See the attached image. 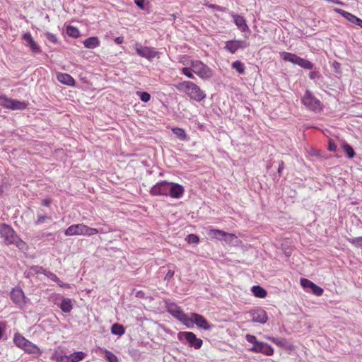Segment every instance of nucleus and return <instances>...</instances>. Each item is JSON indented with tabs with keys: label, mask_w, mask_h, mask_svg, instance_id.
<instances>
[{
	"label": "nucleus",
	"mask_w": 362,
	"mask_h": 362,
	"mask_svg": "<svg viewBox=\"0 0 362 362\" xmlns=\"http://www.w3.org/2000/svg\"><path fill=\"white\" fill-rule=\"evenodd\" d=\"M0 235L6 245H15L20 250H24L26 244L16 233L14 230L6 223L0 225Z\"/></svg>",
	"instance_id": "nucleus-2"
},
{
	"label": "nucleus",
	"mask_w": 362,
	"mask_h": 362,
	"mask_svg": "<svg viewBox=\"0 0 362 362\" xmlns=\"http://www.w3.org/2000/svg\"><path fill=\"white\" fill-rule=\"evenodd\" d=\"M0 105L13 110H21L26 108L27 103L1 95L0 96Z\"/></svg>",
	"instance_id": "nucleus-6"
},
{
	"label": "nucleus",
	"mask_w": 362,
	"mask_h": 362,
	"mask_svg": "<svg viewBox=\"0 0 362 362\" xmlns=\"http://www.w3.org/2000/svg\"><path fill=\"white\" fill-rule=\"evenodd\" d=\"M83 45L88 49H94L100 45V40L97 37H90L83 41Z\"/></svg>",
	"instance_id": "nucleus-22"
},
{
	"label": "nucleus",
	"mask_w": 362,
	"mask_h": 362,
	"mask_svg": "<svg viewBox=\"0 0 362 362\" xmlns=\"http://www.w3.org/2000/svg\"><path fill=\"white\" fill-rule=\"evenodd\" d=\"M44 274L54 282L59 281V279L57 277V276L49 271H45Z\"/></svg>",
	"instance_id": "nucleus-45"
},
{
	"label": "nucleus",
	"mask_w": 362,
	"mask_h": 362,
	"mask_svg": "<svg viewBox=\"0 0 362 362\" xmlns=\"http://www.w3.org/2000/svg\"><path fill=\"white\" fill-rule=\"evenodd\" d=\"M247 46L248 44L244 40H233L227 41L224 48L230 53L234 54L238 49H243Z\"/></svg>",
	"instance_id": "nucleus-13"
},
{
	"label": "nucleus",
	"mask_w": 362,
	"mask_h": 362,
	"mask_svg": "<svg viewBox=\"0 0 362 362\" xmlns=\"http://www.w3.org/2000/svg\"><path fill=\"white\" fill-rule=\"evenodd\" d=\"M178 338L180 341H186L190 346L195 349H199L202 345V340L191 332H181L178 334Z\"/></svg>",
	"instance_id": "nucleus-9"
},
{
	"label": "nucleus",
	"mask_w": 362,
	"mask_h": 362,
	"mask_svg": "<svg viewBox=\"0 0 362 362\" xmlns=\"http://www.w3.org/2000/svg\"><path fill=\"white\" fill-rule=\"evenodd\" d=\"M134 49L139 56L148 60L158 57V52L153 47L142 46L139 43H136Z\"/></svg>",
	"instance_id": "nucleus-7"
},
{
	"label": "nucleus",
	"mask_w": 362,
	"mask_h": 362,
	"mask_svg": "<svg viewBox=\"0 0 362 362\" xmlns=\"http://www.w3.org/2000/svg\"><path fill=\"white\" fill-rule=\"evenodd\" d=\"M321 77V75L319 71H311L309 74V78L311 80H315L316 78H320Z\"/></svg>",
	"instance_id": "nucleus-49"
},
{
	"label": "nucleus",
	"mask_w": 362,
	"mask_h": 362,
	"mask_svg": "<svg viewBox=\"0 0 362 362\" xmlns=\"http://www.w3.org/2000/svg\"><path fill=\"white\" fill-rule=\"evenodd\" d=\"M66 34L74 38H77L80 35V32L77 28L69 25L66 28Z\"/></svg>",
	"instance_id": "nucleus-30"
},
{
	"label": "nucleus",
	"mask_w": 362,
	"mask_h": 362,
	"mask_svg": "<svg viewBox=\"0 0 362 362\" xmlns=\"http://www.w3.org/2000/svg\"><path fill=\"white\" fill-rule=\"evenodd\" d=\"M334 11L335 12L339 13L341 16H342L344 18H345L349 22H351L352 23H355V19H356L357 17L355 16L354 15H353L347 11H345L341 8H334Z\"/></svg>",
	"instance_id": "nucleus-25"
},
{
	"label": "nucleus",
	"mask_w": 362,
	"mask_h": 362,
	"mask_svg": "<svg viewBox=\"0 0 362 362\" xmlns=\"http://www.w3.org/2000/svg\"><path fill=\"white\" fill-rule=\"evenodd\" d=\"M56 283H57V284L60 287H64V286H67V287H69L67 284H66L63 283L60 279H59V281L56 282Z\"/></svg>",
	"instance_id": "nucleus-61"
},
{
	"label": "nucleus",
	"mask_w": 362,
	"mask_h": 362,
	"mask_svg": "<svg viewBox=\"0 0 362 362\" xmlns=\"http://www.w3.org/2000/svg\"><path fill=\"white\" fill-rule=\"evenodd\" d=\"M45 271H46V270L40 266H33V267H31L29 269V272L30 274H39V273L44 274Z\"/></svg>",
	"instance_id": "nucleus-44"
},
{
	"label": "nucleus",
	"mask_w": 362,
	"mask_h": 362,
	"mask_svg": "<svg viewBox=\"0 0 362 362\" xmlns=\"http://www.w3.org/2000/svg\"><path fill=\"white\" fill-rule=\"evenodd\" d=\"M261 353L266 356H272L274 354V349L270 345L265 343Z\"/></svg>",
	"instance_id": "nucleus-37"
},
{
	"label": "nucleus",
	"mask_w": 362,
	"mask_h": 362,
	"mask_svg": "<svg viewBox=\"0 0 362 362\" xmlns=\"http://www.w3.org/2000/svg\"><path fill=\"white\" fill-rule=\"evenodd\" d=\"M23 40L25 45L30 47V50L35 54H39L42 52L39 45L33 40L30 33H25L23 35Z\"/></svg>",
	"instance_id": "nucleus-15"
},
{
	"label": "nucleus",
	"mask_w": 362,
	"mask_h": 362,
	"mask_svg": "<svg viewBox=\"0 0 362 362\" xmlns=\"http://www.w3.org/2000/svg\"><path fill=\"white\" fill-rule=\"evenodd\" d=\"M300 285L305 289H310L314 285V283L307 279H301Z\"/></svg>",
	"instance_id": "nucleus-43"
},
{
	"label": "nucleus",
	"mask_w": 362,
	"mask_h": 362,
	"mask_svg": "<svg viewBox=\"0 0 362 362\" xmlns=\"http://www.w3.org/2000/svg\"><path fill=\"white\" fill-rule=\"evenodd\" d=\"M188 241L192 243H198L199 238L196 235L190 234L187 236Z\"/></svg>",
	"instance_id": "nucleus-48"
},
{
	"label": "nucleus",
	"mask_w": 362,
	"mask_h": 362,
	"mask_svg": "<svg viewBox=\"0 0 362 362\" xmlns=\"http://www.w3.org/2000/svg\"><path fill=\"white\" fill-rule=\"evenodd\" d=\"M59 308L63 312L69 313L73 308L71 300L69 298H63L59 304Z\"/></svg>",
	"instance_id": "nucleus-24"
},
{
	"label": "nucleus",
	"mask_w": 362,
	"mask_h": 362,
	"mask_svg": "<svg viewBox=\"0 0 362 362\" xmlns=\"http://www.w3.org/2000/svg\"><path fill=\"white\" fill-rule=\"evenodd\" d=\"M115 42L118 45L122 44L124 42V37H117L115 39Z\"/></svg>",
	"instance_id": "nucleus-58"
},
{
	"label": "nucleus",
	"mask_w": 362,
	"mask_h": 362,
	"mask_svg": "<svg viewBox=\"0 0 362 362\" xmlns=\"http://www.w3.org/2000/svg\"><path fill=\"white\" fill-rule=\"evenodd\" d=\"M95 230H96V234L100 233H107L108 232H110L111 230L110 228H94Z\"/></svg>",
	"instance_id": "nucleus-52"
},
{
	"label": "nucleus",
	"mask_w": 362,
	"mask_h": 362,
	"mask_svg": "<svg viewBox=\"0 0 362 362\" xmlns=\"http://www.w3.org/2000/svg\"><path fill=\"white\" fill-rule=\"evenodd\" d=\"M310 291L317 296H321L323 293V289L315 284L310 288Z\"/></svg>",
	"instance_id": "nucleus-40"
},
{
	"label": "nucleus",
	"mask_w": 362,
	"mask_h": 362,
	"mask_svg": "<svg viewBox=\"0 0 362 362\" xmlns=\"http://www.w3.org/2000/svg\"><path fill=\"white\" fill-rule=\"evenodd\" d=\"M264 344V342L258 341L256 344L253 345V346L250 349V351L254 353H261Z\"/></svg>",
	"instance_id": "nucleus-35"
},
{
	"label": "nucleus",
	"mask_w": 362,
	"mask_h": 362,
	"mask_svg": "<svg viewBox=\"0 0 362 362\" xmlns=\"http://www.w3.org/2000/svg\"><path fill=\"white\" fill-rule=\"evenodd\" d=\"M251 320L253 322L265 324L268 320V316L264 310L261 308H257L250 311Z\"/></svg>",
	"instance_id": "nucleus-11"
},
{
	"label": "nucleus",
	"mask_w": 362,
	"mask_h": 362,
	"mask_svg": "<svg viewBox=\"0 0 362 362\" xmlns=\"http://www.w3.org/2000/svg\"><path fill=\"white\" fill-rule=\"evenodd\" d=\"M22 349L24 350L26 353L34 354L37 356H40L42 354V351L40 349V348L30 341L27 342V344L25 345V346H23Z\"/></svg>",
	"instance_id": "nucleus-19"
},
{
	"label": "nucleus",
	"mask_w": 362,
	"mask_h": 362,
	"mask_svg": "<svg viewBox=\"0 0 362 362\" xmlns=\"http://www.w3.org/2000/svg\"><path fill=\"white\" fill-rule=\"evenodd\" d=\"M53 358L57 362H71L69 355L55 354Z\"/></svg>",
	"instance_id": "nucleus-34"
},
{
	"label": "nucleus",
	"mask_w": 362,
	"mask_h": 362,
	"mask_svg": "<svg viewBox=\"0 0 362 362\" xmlns=\"http://www.w3.org/2000/svg\"><path fill=\"white\" fill-rule=\"evenodd\" d=\"M231 16L233 18V22L241 32L250 31L245 18L238 14L233 13Z\"/></svg>",
	"instance_id": "nucleus-17"
},
{
	"label": "nucleus",
	"mask_w": 362,
	"mask_h": 362,
	"mask_svg": "<svg viewBox=\"0 0 362 362\" xmlns=\"http://www.w3.org/2000/svg\"><path fill=\"white\" fill-rule=\"evenodd\" d=\"M169 182L167 181H160L154 185L151 190L150 194L152 196H168Z\"/></svg>",
	"instance_id": "nucleus-10"
},
{
	"label": "nucleus",
	"mask_w": 362,
	"mask_h": 362,
	"mask_svg": "<svg viewBox=\"0 0 362 362\" xmlns=\"http://www.w3.org/2000/svg\"><path fill=\"white\" fill-rule=\"evenodd\" d=\"M190 66L192 67L193 72L202 79L206 80L212 76L211 69L199 60L191 61Z\"/></svg>",
	"instance_id": "nucleus-4"
},
{
	"label": "nucleus",
	"mask_w": 362,
	"mask_h": 362,
	"mask_svg": "<svg viewBox=\"0 0 362 362\" xmlns=\"http://www.w3.org/2000/svg\"><path fill=\"white\" fill-rule=\"evenodd\" d=\"M86 354L83 351H76L69 355L71 362H78L82 361Z\"/></svg>",
	"instance_id": "nucleus-29"
},
{
	"label": "nucleus",
	"mask_w": 362,
	"mask_h": 362,
	"mask_svg": "<svg viewBox=\"0 0 362 362\" xmlns=\"http://www.w3.org/2000/svg\"><path fill=\"white\" fill-rule=\"evenodd\" d=\"M45 37L49 41H50L53 43H56L57 42V38L56 35L53 33L47 32L45 33Z\"/></svg>",
	"instance_id": "nucleus-46"
},
{
	"label": "nucleus",
	"mask_w": 362,
	"mask_h": 362,
	"mask_svg": "<svg viewBox=\"0 0 362 362\" xmlns=\"http://www.w3.org/2000/svg\"><path fill=\"white\" fill-rule=\"evenodd\" d=\"M302 103L308 109L312 111L317 112L322 109V104L320 101L308 90L305 91V95L302 98Z\"/></svg>",
	"instance_id": "nucleus-5"
},
{
	"label": "nucleus",
	"mask_w": 362,
	"mask_h": 362,
	"mask_svg": "<svg viewBox=\"0 0 362 362\" xmlns=\"http://www.w3.org/2000/svg\"><path fill=\"white\" fill-rule=\"evenodd\" d=\"M169 311L174 317L181 321L184 325H186V323L189 324V325H192L191 322L187 321L189 315L185 314L178 307H172L169 309Z\"/></svg>",
	"instance_id": "nucleus-16"
},
{
	"label": "nucleus",
	"mask_w": 362,
	"mask_h": 362,
	"mask_svg": "<svg viewBox=\"0 0 362 362\" xmlns=\"http://www.w3.org/2000/svg\"><path fill=\"white\" fill-rule=\"evenodd\" d=\"M283 169H284V163H283V161H281L279 163V168H278L279 173H280Z\"/></svg>",
	"instance_id": "nucleus-60"
},
{
	"label": "nucleus",
	"mask_w": 362,
	"mask_h": 362,
	"mask_svg": "<svg viewBox=\"0 0 362 362\" xmlns=\"http://www.w3.org/2000/svg\"><path fill=\"white\" fill-rule=\"evenodd\" d=\"M4 325L0 322V339L2 338L3 332H4Z\"/></svg>",
	"instance_id": "nucleus-59"
},
{
	"label": "nucleus",
	"mask_w": 362,
	"mask_h": 362,
	"mask_svg": "<svg viewBox=\"0 0 362 362\" xmlns=\"http://www.w3.org/2000/svg\"><path fill=\"white\" fill-rule=\"evenodd\" d=\"M51 203V200L49 199H44L42 200V204L45 206H49Z\"/></svg>",
	"instance_id": "nucleus-56"
},
{
	"label": "nucleus",
	"mask_w": 362,
	"mask_h": 362,
	"mask_svg": "<svg viewBox=\"0 0 362 362\" xmlns=\"http://www.w3.org/2000/svg\"><path fill=\"white\" fill-rule=\"evenodd\" d=\"M94 228H90L83 223L74 224L64 230L66 236L84 235L92 236L96 234Z\"/></svg>",
	"instance_id": "nucleus-3"
},
{
	"label": "nucleus",
	"mask_w": 362,
	"mask_h": 362,
	"mask_svg": "<svg viewBox=\"0 0 362 362\" xmlns=\"http://www.w3.org/2000/svg\"><path fill=\"white\" fill-rule=\"evenodd\" d=\"M111 332L115 335L122 336L124 334L125 329L122 325L115 323L111 327Z\"/></svg>",
	"instance_id": "nucleus-28"
},
{
	"label": "nucleus",
	"mask_w": 362,
	"mask_h": 362,
	"mask_svg": "<svg viewBox=\"0 0 362 362\" xmlns=\"http://www.w3.org/2000/svg\"><path fill=\"white\" fill-rule=\"evenodd\" d=\"M11 298L18 308H23L26 304L24 293L21 288H13L11 292Z\"/></svg>",
	"instance_id": "nucleus-12"
},
{
	"label": "nucleus",
	"mask_w": 362,
	"mask_h": 362,
	"mask_svg": "<svg viewBox=\"0 0 362 362\" xmlns=\"http://www.w3.org/2000/svg\"><path fill=\"white\" fill-rule=\"evenodd\" d=\"M47 219H48V217L47 216L39 215L37 221H35V224L39 225L45 222Z\"/></svg>",
	"instance_id": "nucleus-50"
},
{
	"label": "nucleus",
	"mask_w": 362,
	"mask_h": 362,
	"mask_svg": "<svg viewBox=\"0 0 362 362\" xmlns=\"http://www.w3.org/2000/svg\"><path fill=\"white\" fill-rule=\"evenodd\" d=\"M328 149H329V151H330L332 152H335L337 149V146L336 145V144L334 141H332V140H329V145H328Z\"/></svg>",
	"instance_id": "nucleus-51"
},
{
	"label": "nucleus",
	"mask_w": 362,
	"mask_h": 362,
	"mask_svg": "<svg viewBox=\"0 0 362 362\" xmlns=\"http://www.w3.org/2000/svg\"><path fill=\"white\" fill-rule=\"evenodd\" d=\"M232 68L236 70L239 74H243L245 73V65L239 60L235 61L232 63Z\"/></svg>",
	"instance_id": "nucleus-31"
},
{
	"label": "nucleus",
	"mask_w": 362,
	"mask_h": 362,
	"mask_svg": "<svg viewBox=\"0 0 362 362\" xmlns=\"http://www.w3.org/2000/svg\"><path fill=\"white\" fill-rule=\"evenodd\" d=\"M245 339L248 342L253 344V345L256 344V343L258 342L256 337L252 334H247L245 336Z\"/></svg>",
	"instance_id": "nucleus-47"
},
{
	"label": "nucleus",
	"mask_w": 362,
	"mask_h": 362,
	"mask_svg": "<svg viewBox=\"0 0 362 362\" xmlns=\"http://www.w3.org/2000/svg\"><path fill=\"white\" fill-rule=\"evenodd\" d=\"M281 57L287 62H290L294 64H298L300 57L291 52H283L281 53Z\"/></svg>",
	"instance_id": "nucleus-21"
},
{
	"label": "nucleus",
	"mask_w": 362,
	"mask_h": 362,
	"mask_svg": "<svg viewBox=\"0 0 362 362\" xmlns=\"http://www.w3.org/2000/svg\"><path fill=\"white\" fill-rule=\"evenodd\" d=\"M187 321L191 322L192 325H189V324L186 323V326L189 328H191L194 326L195 324L197 327L208 330L211 329V326L209 324L207 320L202 315L197 314V313H191L190 315H189Z\"/></svg>",
	"instance_id": "nucleus-8"
},
{
	"label": "nucleus",
	"mask_w": 362,
	"mask_h": 362,
	"mask_svg": "<svg viewBox=\"0 0 362 362\" xmlns=\"http://www.w3.org/2000/svg\"><path fill=\"white\" fill-rule=\"evenodd\" d=\"M235 239H237V237L234 234L225 232L224 237H223L222 240L227 243H232Z\"/></svg>",
	"instance_id": "nucleus-41"
},
{
	"label": "nucleus",
	"mask_w": 362,
	"mask_h": 362,
	"mask_svg": "<svg viewBox=\"0 0 362 362\" xmlns=\"http://www.w3.org/2000/svg\"><path fill=\"white\" fill-rule=\"evenodd\" d=\"M251 291L255 297L259 298H265L267 294V291L260 286H253Z\"/></svg>",
	"instance_id": "nucleus-23"
},
{
	"label": "nucleus",
	"mask_w": 362,
	"mask_h": 362,
	"mask_svg": "<svg viewBox=\"0 0 362 362\" xmlns=\"http://www.w3.org/2000/svg\"><path fill=\"white\" fill-rule=\"evenodd\" d=\"M136 95L139 96L140 100L144 103H147L151 99V95L147 92L137 91Z\"/></svg>",
	"instance_id": "nucleus-38"
},
{
	"label": "nucleus",
	"mask_w": 362,
	"mask_h": 362,
	"mask_svg": "<svg viewBox=\"0 0 362 362\" xmlns=\"http://www.w3.org/2000/svg\"><path fill=\"white\" fill-rule=\"evenodd\" d=\"M182 73L185 75L187 77L189 78H194V76L193 74L192 67H184L181 70Z\"/></svg>",
	"instance_id": "nucleus-39"
},
{
	"label": "nucleus",
	"mask_w": 362,
	"mask_h": 362,
	"mask_svg": "<svg viewBox=\"0 0 362 362\" xmlns=\"http://www.w3.org/2000/svg\"><path fill=\"white\" fill-rule=\"evenodd\" d=\"M354 24H356L362 28V19L357 17L356 19H355V23Z\"/></svg>",
	"instance_id": "nucleus-57"
},
{
	"label": "nucleus",
	"mask_w": 362,
	"mask_h": 362,
	"mask_svg": "<svg viewBox=\"0 0 362 362\" xmlns=\"http://www.w3.org/2000/svg\"><path fill=\"white\" fill-rule=\"evenodd\" d=\"M144 0H134L136 5L141 9H144Z\"/></svg>",
	"instance_id": "nucleus-54"
},
{
	"label": "nucleus",
	"mask_w": 362,
	"mask_h": 362,
	"mask_svg": "<svg viewBox=\"0 0 362 362\" xmlns=\"http://www.w3.org/2000/svg\"><path fill=\"white\" fill-rule=\"evenodd\" d=\"M207 235L211 238H214L217 240H222L223 237H224L225 232L218 229H214L209 228L206 229Z\"/></svg>",
	"instance_id": "nucleus-20"
},
{
	"label": "nucleus",
	"mask_w": 362,
	"mask_h": 362,
	"mask_svg": "<svg viewBox=\"0 0 362 362\" xmlns=\"http://www.w3.org/2000/svg\"><path fill=\"white\" fill-rule=\"evenodd\" d=\"M13 341L18 347L23 349V346H25V345L27 344L28 340L26 339L24 337H23L21 334H16L14 335Z\"/></svg>",
	"instance_id": "nucleus-26"
},
{
	"label": "nucleus",
	"mask_w": 362,
	"mask_h": 362,
	"mask_svg": "<svg viewBox=\"0 0 362 362\" xmlns=\"http://www.w3.org/2000/svg\"><path fill=\"white\" fill-rule=\"evenodd\" d=\"M104 352L105 354V358L108 362H118L117 357L113 353L106 349Z\"/></svg>",
	"instance_id": "nucleus-36"
},
{
	"label": "nucleus",
	"mask_w": 362,
	"mask_h": 362,
	"mask_svg": "<svg viewBox=\"0 0 362 362\" xmlns=\"http://www.w3.org/2000/svg\"><path fill=\"white\" fill-rule=\"evenodd\" d=\"M348 240L352 245L356 247H362V236L349 238Z\"/></svg>",
	"instance_id": "nucleus-42"
},
{
	"label": "nucleus",
	"mask_w": 362,
	"mask_h": 362,
	"mask_svg": "<svg viewBox=\"0 0 362 362\" xmlns=\"http://www.w3.org/2000/svg\"><path fill=\"white\" fill-rule=\"evenodd\" d=\"M172 132L180 140H187V135L183 129L175 127L172 129Z\"/></svg>",
	"instance_id": "nucleus-27"
},
{
	"label": "nucleus",
	"mask_w": 362,
	"mask_h": 362,
	"mask_svg": "<svg viewBox=\"0 0 362 362\" xmlns=\"http://www.w3.org/2000/svg\"><path fill=\"white\" fill-rule=\"evenodd\" d=\"M180 92L185 93L192 100L200 102L206 98V94L199 86L189 81H185L175 85Z\"/></svg>",
	"instance_id": "nucleus-1"
},
{
	"label": "nucleus",
	"mask_w": 362,
	"mask_h": 362,
	"mask_svg": "<svg viewBox=\"0 0 362 362\" xmlns=\"http://www.w3.org/2000/svg\"><path fill=\"white\" fill-rule=\"evenodd\" d=\"M168 189V196L175 199L180 198L185 192L183 186L174 182H169Z\"/></svg>",
	"instance_id": "nucleus-14"
},
{
	"label": "nucleus",
	"mask_w": 362,
	"mask_h": 362,
	"mask_svg": "<svg viewBox=\"0 0 362 362\" xmlns=\"http://www.w3.org/2000/svg\"><path fill=\"white\" fill-rule=\"evenodd\" d=\"M57 80L62 84L67 85L69 86H75L74 78L68 74L66 73H58L57 74Z\"/></svg>",
	"instance_id": "nucleus-18"
},
{
	"label": "nucleus",
	"mask_w": 362,
	"mask_h": 362,
	"mask_svg": "<svg viewBox=\"0 0 362 362\" xmlns=\"http://www.w3.org/2000/svg\"><path fill=\"white\" fill-rule=\"evenodd\" d=\"M174 274H175L174 271H173V270H169V271L168 272V273L166 274V275H165V279H171V278L174 276Z\"/></svg>",
	"instance_id": "nucleus-55"
},
{
	"label": "nucleus",
	"mask_w": 362,
	"mask_h": 362,
	"mask_svg": "<svg viewBox=\"0 0 362 362\" xmlns=\"http://www.w3.org/2000/svg\"><path fill=\"white\" fill-rule=\"evenodd\" d=\"M297 65L300 66V67H302L303 69H308V70H310L313 68V64L311 62H310L307 59H303L301 57H300Z\"/></svg>",
	"instance_id": "nucleus-32"
},
{
	"label": "nucleus",
	"mask_w": 362,
	"mask_h": 362,
	"mask_svg": "<svg viewBox=\"0 0 362 362\" xmlns=\"http://www.w3.org/2000/svg\"><path fill=\"white\" fill-rule=\"evenodd\" d=\"M266 338L267 339H269V341H271L272 342L277 344V345H280L281 343V341L279 339H277V338H274V337H266Z\"/></svg>",
	"instance_id": "nucleus-53"
},
{
	"label": "nucleus",
	"mask_w": 362,
	"mask_h": 362,
	"mask_svg": "<svg viewBox=\"0 0 362 362\" xmlns=\"http://www.w3.org/2000/svg\"><path fill=\"white\" fill-rule=\"evenodd\" d=\"M342 148L344 151V152L346 153L348 158H352L355 156V152L353 149V148L348 144L344 143L342 145Z\"/></svg>",
	"instance_id": "nucleus-33"
}]
</instances>
